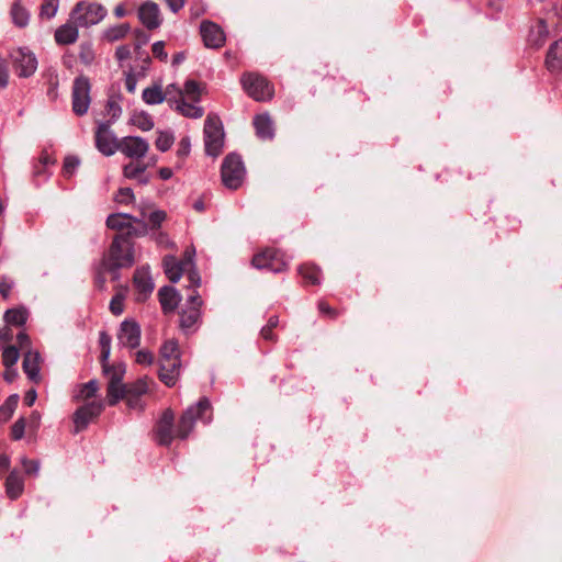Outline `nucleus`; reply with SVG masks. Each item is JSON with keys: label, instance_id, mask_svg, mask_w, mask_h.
I'll list each match as a JSON object with an SVG mask.
<instances>
[{"label": "nucleus", "instance_id": "obj_60", "mask_svg": "<svg viewBox=\"0 0 562 562\" xmlns=\"http://www.w3.org/2000/svg\"><path fill=\"white\" fill-rule=\"evenodd\" d=\"M13 281L7 277H2L0 281V294L4 300H8L13 289Z\"/></svg>", "mask_w": 562, "mask_h": 562}, {"label": "nucleus", "instance_id": "obj_33", "mask_svg": "<svg viewBox=\"0 0 562 562\" xmlns=\"http://www.w3.org/2000/svg\"><path fill=\"white\" fill-rule=\"evenodd\" d=\"M133 216L125 213L111 214L106 218V226L113 231H124L130 226Z\"/></svg>", "mask_w": 562, "mask_h": 562}, {"label": "nucleus", "instance_id": "obj_58", "mask_svg": "<svg viewBox=\"0 0 562 562\" xmlns=\"http://www.w3.org/2000/svg\"><path fill=\"white\" fill-rule=\"evenodd\" d=\"M135 361L142 366H150L154 362V355L145 349L138 350L136 352Z\"/></svg>", "mask_w": 562, "mask_h": 562}, {"label": "nucleus", "instance_id": "obj_39", "mask_svg": "<svg viewBox=\"0 0 562 562\" xmlns=\"http://www.w3.org/2000/svg\"><path fill=\"white\" fill-rule=\"evenodd\" d=\"M121 95H110L106 104H105V112L108 115L111 116L109 121H112V124L121 116L122 114V108L120 105Z\"/></svg>", "mask_w": 562, "mask_h": 562}, {"label": "nucleus", "instance_id": "obj_24", "mask_svg": "<svg viewBox=\"0 0 562 562\" xmlns=\"http://www.w3.org/2000/svg\"><path fill=\"white\" fill-rule=\"evenodd\" d=\"M256 135L262 140H270L274 137V126L268 113L258 114L254 117Z\"/></svg>", "mask_w": 562, "mask_h": 562}, {"label": "nucleus", "instance_id": "obj_8", "mask_svg": "<svg viewBox=\"0 0 562 562\" xmlns=\"http://www.w3.org/2000/svg\"><path fill=\"white\" fill-rule=\"evenodd\" d=\"M104 375L108 378V404L114 406L123 398L122 389L125 384L122 380L125 374V364L119 363L114 366L104 364Z\"/></svg>", "mask_w": 562, "mask_h": 562}, {"label": "nucleus", "instance_id": "obj_50", "mask_svg": "<svg viewBox=\"0 0 562 562\" xmlns=\"http://www.w3.org/2000/svg\"><path fill=\"white\" fill-rule=\"evenodd\" d=\"M26 427V420L23 417H20L11 427V438L13 440H21L24 436Z\"/></svg>", "mask_w": 562, "mask_h": 562}, {"label": "nucleus", "instance_id": "obj_61", "mask_svg": "<svg viewBox=\"0 0 562 562\" xmlns=\"http://www.w3.org/2000/svg\"><path fill=\"white\" fill-rule=\"evenodd\" d=\"M122 400L126 401V404L128 408L135 409V411H143L144 409V403L142 401V397L135 396V395H125Z\"/></svg>", "mask_w": 562, "mask_h": 562}, {"label": "nucleus", "instance_id": "obj_21", "mask_svg": "<svg viewBox=\"0 0 562 562\" xmlns=\"http://www.w3.org/2000/svg\"><path fill=\"white\" fill-rule=\"evenodd\" d=\"M134 286L138 291V301H145L154 290V283L149 276L148 268L136 269L133 278Z\"/></svg>", "mask_w": 562, "mask_h": 562}, {"label": "nucleus", "instance_id": "obj_29", "mask_svg": "<svg viewBox=\"0 0 562 562\" xmlns=\"http://www.w3.org/2000/svg\"><path fill=\"white\" fill-rule=\"evenodd\" d=\"M299 273L304 280L305 284L319 285L321 284V268L314 263H303L299 267Z\"/></svg>", "mask_w": 562, "mask_h": 562}, {"label": "nucleus", "instance_id": "obj_28", "mask_svg": "<svg viewBox=\"0 0 562 562\" xmlns=\"http://www.w3.org/2000/svg\"><path fill=\"white\" fill-rule=\"evenodd\" d=\"M29 318V311L24 306L13 307L5 311L3 319L7 325L21 327Z\"/></svg>", "mask_w": 562, "mask_h": 562}, {"label": "nucleus", "instance_id": "obj_27", "mask_svg": "<svg viewBox=\"0 0 562 562\" xmlns=\"http://www.w3.org/2000/svg\"><path fill=\"white\" fill-rule=\"evenodd\" d=\"M79 36L78 25L72 24H64L59 26L55 32V41L60 45H69L74 44Z\"/></svg>", "mask_w": 562, "mask_h": 562}, {"label": "nucleus", "instance_id": "obj_42", "mask_svg": "<svg viewBox=\"0 0 562 562\" xmlns=\"http://www.w3.org/2000/svg\"><path fill=\"white\" fill-rule=\"evenodd\" d=\"M95 59V54L91 43H81L79 46V60L85 66H90Z\"/></svg>", "mask_w": 562, "mask_h": 562}, {"label": "nucleus", "instance_id": "obj_36", "mask_svg": "<svg viewBox=\"0 0 562 562\" xmlns=\"http://www.w3.org/2000/svg\"><path fill=\"white\" fill-rule=\"evenodd\" d=\"M131 27L128 23L111 26L103 33V38L108 42H115L124 38L130 32Z\"/></svg>", "mask_w": 562, "mask_h": 562}, {"label": "nucleus", "instance_id": "obj_41", "mask_svg": "<svg viewBox=\"0 0 562 562\" xmlns=\"http://www.w3.org/2000/svg\"><path fill=\"white\" fill-rule=\"evenodd\" d=\"M20 358L19 348L16 346H8L2 350V363L4 367H14Z\"/></svg>", "mask_w": 562, "mask_h": 562}, {"label": "nucleus", "instance_id": "obj_25", "mask_svg": "<svg viewBox=\"0 0 562 562\" xmlns=\"http://www.w3.org/2000/svg\"><path fill=\"white\" fill-rule=\"evenodd\" d=\"M546 66L552 74L562 71V40L550 45L546 57Z\"/></svg>", "mask_w": 562, "mask_h": 562}, {"label": "nucleus", "instance_id": "obj_56", "mask_svg": "<svg viewBox=\"0 0 562 562\" xmlns=\"http://www.w3.org/2000/svg\"><path fill=\"white\" fill-rule=\"evenodd\" d=\"M79 164H80V160L77 157H75V156L66 157L64 160V166H63L64 173L67 177H70L75 172V170L79 166Z\"/></svg>", "mask_w": 562, "mask_h": 562}, {"label": "nucleus", "instance_id": "obj_26", "mask_svg": "<svg viewBox=\"0 0 562 562\" xmlns=\"http://www.w3.org/2000/svg\"><path fill=\"white\" fill-rule=\"evenodd\" d=\"M24 490V482L21 474L13 470L10 472L5 480V492L9 498L16 499L21 496Z\"/></svg>", "mask_w": 562, "mask_h": 562}, {"label": "nucleus", "instance_id": "obj_3", "mask_svg": "<svg viewBox=\"0 0 562 562\" xmlns=\"http://www.w3.org/2000/svg\"><path fill=\"white\" fill-rule=\"evenodd\" d=\"M203 133L205 153L212 157L220 156L224 146V131L220 117L211 114L207 115Z\"/></svg>", "mask_w": 562, "mask_h": 562}, {"label": "nucleus", "instance_id": "obj_34", "mask_svg": "<svg viewBox=\"0 0 562 562\" xmlns=\"http://www.w3.org/2000/svg\"><path fill=\"white\" fill-rule=\"evenodd\" d=\"M176 110L182 115L192 119H199L203 115V109L193 104L187 103L182 98L175 101Z\"/></svg>", "mask_w": 562, "mask_h": 562}, {"label": "nucleus", "instance_id": "obj_38", "mask_svg": "<svg viewBox=\"0 0 562 562\" xmlns=\"http://www.w3.org/2000/svg\"><path fill=\"white\" fill-rule=\"evenodd\" d=\"M180 358L178 341L175 339L166 340L159 350V359Z\"/></svg>", "mask_w": 562, "mask_h": 562}, {"label": "nucleus", "instance_id": "obj_43", "mask_svg": "<svg viewBox=\"0 0 562 562\" xmlns=\"http://www.w3.org/2000/svg\"><path fill=\"white\" fill-rule=\"evenodd\" d=\"M175 137L171 132H159L155 145L158 150L167 151L173 144Z\"/></svg>", "mask_w": 562, "mask_h": 562}, {"label": "nucleus", "instance_id": "obj_5", "mask_svg": "<svg viewBox=\"0 0 562 562\" xmlns=\"http://www.w3.org/2000/svg\"><path fill=\"white\" fill-rule=\"evenodd\" d=\"M221 177L223 184L231 190L238 189L245 177L241 157L235 153L228 154L222 164Z\"/></svg>", "mask_w": 562, "mask_h": 562}, {"label": "nucleus", "instance_id": "obj_14", "mask_svg": "<svg viewBox=\"0 0 562 562\" xmlns=\"http://www.w3.org/2000/svg\"><path fill=\"white\" fill-rule=\"evenodd\" d=\"M104 408L101 401H92L79 407L74 414L75 432H79L87 428L89 423L98 417Z\"/></svg>", "mask_w": 562, "mask_h": 562}, {"label": "nucleus", "instance_id": "obj_13", "mask_svg": "<svg viewBox=\"0 0 562 562\" xmlns=\"http://www.w3.org/2000/svg\"><path fill=\"white\" fill-rule=\"evenodd\" d=\"M156 441L160 446H170L176 437L175 430V414L172 409L167 408L161 414L155 428Z\"/></svg>", "mask_w": 562, "mask_h": 562}, {"label": "nucleus", "instance_id": "obj_63", "mask_svg": "<svg viewBox=\"0 0 562 562\" xmlns=\"http://www.w3.org/2000/svg\"><path fill=\"white\" fill-rule=\"evenodd\" d=\"M132 52L128 45H121L115 50V57L119 61H124L131 58Z\"/></svg>", "mask_w": 562, "mask_h": 562}, {"label": "nucleus", "instance_id": "obj_11", "mask_svg": "<svg viewBox=\"0 0 562 562\" xmlns=\"http://www.w3.org/2000/svg\"><path fill=\"white\" fill-rule=\"evenodd\" d=\"M112 121L99 122L95 130V147L104 156H112L119 147L120 140L111 131Z\"/></svg>", "mask_w": 562, "mask_h": 562}, {"label": "nucleus", "instance_id": "obj_62", "mask_svg": "<svg viewBox=\"0 0 562 562\" xmlns=\"http://www.w3.org/2000/svg\"><path fill=\"white\" fill-rule=\"evenodd\" d=\"M9 83V69L4 58L0 56V88H5Z\"/></svg>", "mask_w": 562, "mask_h": 562}, {"label": "nucleus", "instance_id": "obj_49", "mask_svg": "<svg viewBox=\"0 0 562 562\" xmlns=\"http://www.w3.org/2000/svg\"><path fill=\"white\" fill-rule=\"evenodd\" d=\"M134 124L142 131H150L154 127L153 119L147 113H140L133 119Z\"/></svg>", "mask_w": 562, "mask_h": 562}, {"label": "nucleus", "instance_id": "obj_15", "mask_svg": "<svg viewBox=\"0 0 562 562\" xmlns=\"http://www.w3.org/2000/svg\"><path fill=\"white\" fill-rule=\"evenodd\" d=\"M181 370L180 358L159 359V380L168 387L176 385Z\"/></svg>", "mask_w": 562, "mask_h": 562}, {"label": "nucleus", "instance_id": "obj_7", "mask_svg": "<svg viewBox=\"0 0 562 562\" xmlns=\"http://www.w3.org/2000/svg\"><path fill=\"white\" fill-rule=\"evenodd\" d=\"M241 85L247 94L256 101H268L273 95L272 85L258 74L243 75Z\"/></svg>", "mask_w": 562, "mask_h": 562}, {"label": "nucleus", "instance_id": "obj_22", "mask_svg": "<svg viewBox=\"0 0 562 562\" xmlns=\"http://www.w3.org/2000/svg\"><path fill=\"white\" fill-rule=\"evenodd\" d=\"M40 362L41 355L37 351L26 350L24 353L22 368L27 378L34 383H38L41 381L40 375Z\"/></svg>", "mask_w": 562, "mask_h": 562}, {"label": "nucleus", "instance_id": "obj_64", "mask_svg": "<svg viewBox=\"0 0 562 562\" xmlns=\"http://www.w3.org/2000/svg\"><path fill=\"white\" fill-rule=\"evenodd\" d=\"M16 342H18V346L20 349L22 350H31L30 347H31V339L29 337L27 334H25L24 331H21L16 336Z\"/></svg>", "mask_w": 562, "mask_h": 562}, {"label": "nucleus", "instance_id": "obj_9", "mask_svg": "<svg viewBox=\"0 0 562 562\" xmlns=\"http://www.w3.org/2000/svg\"><path fill=\"white\" fill-rule=\"evenodd\" d=\"M251 265L257 269H265L274 273L283 272L288 268L284 255L276 248H266L252 257Z\"/></svg>", "mask_w": 562, "mask_h": 562}, {"label": "nucleus", "instance_id": "obj_32", "mask_svg": "<svg viewBox=\"0 0 562 562\" xmlns=\"http://www.w3.org/2000/svg\"><path fill=\"white\" fill-rule=\"evenodd\" d=\"M43 77L45 79V83L47 86V97L49 100L55 101L58 97V86H59V79L58 74L55 69L49 68L45 70L43 74Z\"/></svg>", "mask_w": 562, "mask_h": 562}, {"label": "nucleus", "instance_id": "obj_30", "mask_svg": "<svg viewBox=\"0 0 562 562\" xmlns=\"http://www.w3.org/2000/svg\"><path fill=\"white\" fill-rule=\"evenodd\" d=\"M149 382H151V380L147 376H144L133 383L125 384L122 389L123 397L125 395H135L142 397L148 392Z\"/></svg>", "mask_w": 562, "mask_h": 562}, {"label": "nucleus", "instance_id": "obj_52", "mask_svg": "<svg viewBox=\"0 0 562 562\" xmlns=\"http://www.w3.org/2000/svg\"><path fill=\"white\" fill-rule=\"evenodd\" d=\"M110 311L113 315H121L124 311V295L115 294L110 302Z\"/></svg>", "mask_w": 562, "mask_h": 562}, {"label": "nucleus", "instance_id": "obj_6", "mask_svg": "<svg viewBox=\"0 0 562 562\" xmlns=\"http://www.w3.org/2000/svg\"><path fill=\"white\" fill-rule=\"evenodd\" d=\"M91 83L88 77L78 76L75 78L71 91V108L77 116L87 114L91 103Z\"/></svg>", "mask_w": 562, "mask_h": 562}, {"label": "nucleus", "instance_id": "obj_16", "mask_svg": "<svg viewBox=\"0 0 562 562\" xmlns=\"http://www.w3.org/2000/svg\"><path fill=\"white\" fill-rule=\"evenodd\" d=\"M138 19L147 30H156L162 23L158 4L147 0L138 8Z\"/></svg>", "mask_w": 562, "mask_h": 562}, {"label": "nucleus", "instance_id": "obj_44", "mask_svg": "<svg viewBox=\"0 0 562 562\" xmlns=\"http://www.w3.org/2000/svg\"><path fill=\"white\" fill-rule=\"evenodd\" d=\"M146 168L147 166L145 164L130 162L124 166L123 173L128 179H137L145 172Z\"/></svg>", "mask_w": 562, "mask_h": 562}, {"label": "nucleus", "instance_id": "obj_48", "mask_svg": "<svg viewBox=\"0 0 562 562\" xmlns=\"http://www.w3.org/2000/svg\"><path fill=\"white\" fill-rule=\"evenodd\" d=\"M134 35H135V45H134V50L136 53L137 56L142 57L143 53H142V46L143 45H146L148 42H149V35L144 32L143 30H136L134 32Z\"/></svg>", "mask_w": 562, "mask_h": 562}, {"label": "nucleus", "instance_id": "obj_17", "mask_svg": "<svg viewBox=\"0 0 562 562\" xmlns=\"http://www.w3.org/2000/svg\"><path fill=\"white\" fill-rule=\"evenodd\" d=\"M200 33L207 48H220L225 43L224 31L214 22L203 21L200 26Z\"/></svg>", "mask_w": 562, "mask_h": 562}, {"label": "nucleus", "instance_id": "obj_1", "mask_svg": "<svg viewBox=\"0 0 562 562\" xmlns=\"http://www.w3.org/2000/svg\"><path fill=\"white\" fill-rule=\"evenodd\" d=\"M134 261L133 243L126 236L116 235L112 240L108 255L102 260V267L112 273V279H116L117 270L131 268Z\"/></svg>", "mask_w": 562, "mask_h": 562}, {"label": "nucleus", "instance_id": "obj_59", "mask_svg": "<svg viewBox=\"0 0 562 562\" xmlns=\"http://www.w3.org/2000/svg\"><path fill=\"white\" fill-rule=\"evenodd\" d=\"M151 52H153V55L156 58H158L159 60H161V61L167 60L168 55L165 50V42L158 41V42L154 43L151 46Z\"/></svg>", "mask_w": 562, "mask_h": 562}, {"label": "nucleus", "instance_id": "obj_19", "mask_svg": "<svg viewBox=\"0 0 562 562\" xmlns=\"http://www.w3.org/2000/svg\"><path fill=\"white\" fill-rule=\"evenodd\" d=\"M120 342L128 348H136L140 342V326L134 319L122 322L117 335Z\"/></svg>", "mask_w": 562, "mask_h": 562}, {"label": "nucleus", "instance_id": "obj_2", "mask_svg": "<svg viewBox=\"0 0 562 562\" xmlns=\"http://www.w3.org/2000/svg\"><path fill=\"white\" fill-rule=\"evenodd\" d=\"M198 419L205 424L212 419V406L206 397L200 398L196 405L190 406L183 412L176 428V437L186 439Z\"/></svg>", "mask_w": 562, "mask_h": 562}, {"label": "nucleus", "instance_id": "obj_45", "mask_svg": "<svg viewBox=\"0 0 562 562\" xmlns=\"http://www.w3.org/2000/svg\"><path fill=\"white\" fill-rule=\"evenodd\" d=\"M99 390V383L97 380H90L89 382L80 386L78 397L81 400H89L95 395Z\"/></svg>", "mask_w": 562, "mask_h": 562}, {"label": "nucleus", "instance_id": "obj_40", "mask_svg": "<svg viewBox=\"0 0 562 562\" xmlns=\"http://www.w3.org/2000/svg\"><path fill=\"white\" fill-rule=\"evenodd\" d=\"M133 222L137 223L138 226H134L132 224V221L130 222V226L126 228V233L122 234L123 236L128 237V240L131 241L132 237H140L145 236L148 232L147 224L144 223L142 220L133 216Z\"/></svg>", "mask_w": 562, "mask_h": 562}, {"label": "nucleus", "instance_id": "obj_31", "mask_svg": "<svg viewBox=\"0 0 562 562\" xmlns=\"http://www.w3.org/2000/svg\"><path fill=\"white\" fill-rule=\"evenodd\" d=\"M142 99L149 105L160 104L166 100V93L159 85H154L143 90Z\"/></svg>", "mask_w": 562, "mask_h": 562}, {"label": "nucleus", "instance_id": "obj_53", "mask_svg": "<svg viewBox=\"0 0 562 562\" xmlns=\"http://www.w3.org/2000/svg\"><path fill=\"white\" fill-rule=\"evenodd\" d=\"M191 150V140L189 136L182 137L178 144L177 156L182 161L184 160Z\"/></svg>", "mask_w": 562, "mask_h": 562}, {"label": "nucleus", "instance_id": "obj_4", "mask_svg": "<svg viewBox=\"0 0 562 562\" xmlns=\"http://www.w3.org/2000/svg\"><path fill=\"white\" fill-rule=\"evenodd\" d=\"M106 12V9L100 3L80 1L74 7L70 18L78 26L88 27L101 22Z\"/></svg>", "mask_w": 562, "mask_h": 562}, {"label": "nucleus", "instance_id": "obj_51", "mask_svg": "<svg viewBox=\"0 0 562 562\" xmlns=\"http://www.w3.org/2000/svg\"><path fill=\"white\" fill-rule=\"evenodd\" d=\"M22 467L27 475L36 476L40 471V461L34 459L22 458Z\"/></svg>", "mask_w": 562, "mask_h": 562}, {"label": "nucleus", "instance_id": "obj_57", "mask_svg": "<svg viewBox=\"0 0 562 562\" xmlns=\"http://www.w3.org/2000/svg\"><path fill=\"white\" fill-rule=\"evenodd\" d=\"M318 311L319 313L329 319H335L339 315V312L336 308H333L327 302L319 301L318 302Z\"/></svg>", "mask_w": 562, "mask_h": 562}, {"label": "nucleus", "instance_id": "obj_20", "mask_svg": "<svg viewBox=\"0 0 562 562\" xmlns=\"http://www.w3.org/2000/svg\"><path fill=\"white\" fill-rule=\"evenodd\" d=\"M162 263L166 276L172 283H176L180 280L187 267L192 263V259L190 255L186 252V258L181 261H177L173 256H166Z\"/></svg>", "mask_w": 562, "mask_h": 562}, {"label": "nucleus", "instance_id": "obj_54", "mask_svg": "<svg viewBox=\"0 0 562 562\" xmlns=\"http://www.w3.org/2000/svg\"><path fill=\"white\" fill-rule=\"evenodd\" d=\"M167 214L165 211L158 210L150 213L148 217V222L151 229H157L161 226L162 222L166 220Z\"/></svg>", "mask_w": 562, "mask_h": 562}, {"label": "nucleus", "instance_id": "obj_10", "mask_svg": "<svg viewBox=\"0 0 562 562\" xmlns=\"http://www.w3.org/2000/svg\"><path fill=\"white\" fill-rule=\"evenodd\" d=\"M13 69L21 78L31 77L37 69V59L29 48L19 47L10 53Z\"/></svg>", "mask_w": 562, "mask_h": 562}, {"label": "nucleus", "instance_id": "obj_47", "mask_svg": "<svg viewBox=\"0 0 562 562\" xmlns=\"http://www.w3.org/2000/svg\"><path fill=\"white\" fill-rule=\"evenodd\" d=\"M186 94L193 101H199L200 99V85L195 80H187L184 83V89L182 90V94Z\"/></svg>", "mask_w": 562, "mask_h": 562}, {"label": "nucleus", "instance_id": "obj_55", "mask_svg": "<svg viewBox=\"0 0 562 562\" xmlns=\"http://www.w3.org/2000/svg\"><path fill=\"white\" fill-rule=\"evenodd\" d=\"M134 200V193L131 188H121L115 196V201L120 204H130Z\"/></svg>", "mask_w": 562, "mask_h": 562}, {"label": "nucleus", "instance_id": "obj_37", "mask_svg": "<svg viewBox=\"0 0 562 562\" xmlns=\"http://www.w3.org/2000/svg\"><path fill=\"white\" fill-rule=\"evenodd\" d=\"M11 16L16 26L24 27L29 23L30 14L20 1H15L11 8Z\"/></svg>", "mask_w": 562, "mask_h": 562}, {"label": "nucleus", "instance_id": "obj_12", "mask_svg": "<svg viewBox=\"0 0 562 562\" xmlns=\"http://www.w3.org/2000/svg\"><path fill=\"white\" fill-rule=\"evenodd\" d=\"M201 296L198 294L196 291H193V293L189 296L188 306L186 308H182L180 313V328L184 333L188 334L195 329L194 326L201 318Z\"/></svg>", "mask_w": 562, "mask_h": 562}, {"label": "nucleus", "instance_id": "obj_35", "mask_svg": "<svg viewBox=\"0 0 562 562\" xmlns=\"http://www.w3.org/2000/svg\"><path fill=\"white\" fill-rule=\"evenodd\" d=\"M19 403V395H10L0 406V424L7 423L13 415Z\"/></svg>", "mask_w": 562, "mask_h": 562}, {"label": "nucleus", "instance_id": "obj_46", "mask_svg": "<svg viewBox=\"0 0 562 562\" xmlns=\"http://www.w3.org/2000/svg\"><path fill=\"white\" fill-rule=\"evenodd\" d=\"M58 9V0H44L41 4V18L52 19L55 16Z\"/></svg>", "mask_w": 562, "mask_h": 562}, {"label": "nucleus", "instance_id": "obj_18", "mask_svg": "<svg viewBox=\"0 0 562 562\" xmlns=\"http://www.w3.org/2000/svg\"><path fill=\"white\" fill-rule=\"evenodd\" d=\"M148 143L138 136H126L120 139L117 150L130 158H140L148 151Z\"/></svg>", "mask_w": 562, "mask_h": 562}, {"label": "nucleus", "instance_id": "obj_23", "mask_svg": "<svg viewBox=\"0 0 562 562\" xmlns=\"http://www.w3.org/2000/svg\"><path fill=\"white\" fill-rule=\"evenodd\" d=\"M158 297L161 310L165 314L173 312L180 302V295L173 286L165 285L160 288L158 291Z\"/></svg>", "mask_w": 562, "mask_h": 562}]
</instances>
